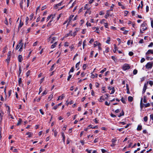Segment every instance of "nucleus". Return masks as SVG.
<instances>
[{
	"mask_svg": "<svg viewBox=\"0 0 153 153\" xmlns=\"http://www.w3.org/2000/svg\"><path fill=\"white\" fill-rule=\"evenodd\" d=\"M88 4H86L84 7V9L85 10H87L88 9H90V7H88Z\"/></svg>",
	"mask_w": 153,
	"mask_h": 153,
	"instance_id": "obj_24",
	"label": "nucleus"
},
{
	"mask_svg": "<svg viewBox=\"0 0 153 153\" xmlns=\"http://www.w3.org/2000/svg\"><path fill=\"white\" fill-rule=\"evenodd\" d=\"M33 15L32 14H31V15L30 16V20H31L33 18Z\"/></svg>",
	"mask_w": 153,
	"mask_h": 153,
	"instance_id": "obj_61",
	"label": "nucleus"
},
{
	"mask_svg": "<svg viewBox=\"0 0 153 153\" xmlns=\"http://www.w3.org/2000/svg\"><path fill=\"white\" fill-rule=\"evenodd\" d=\"M64 97V96H63V94H62L61 96H59L58 97V98L57 100V101H58L59 100H62L63 99Z\"/></svg>",
	"mask_w": 153,
	"mask_h": 153,
	"instance_id": "obj_21",
	"label": "nucleus"
},
{
	"mask_svg": "<svg viewBox=\"0 0 153 153\" xmlns=\"http://www.w3.org/2000/svg\"><path fill=\"white\" fill-rule=\"evenodd\" d=\"M97 76L98 75L97 74H95V75H94L93 74H91V77L92 78H94V77H97Z\"/></svg>",
	"mask_w": 153,
	"mask_h": 153,
	"instance_id": "obj_20",
	"label": "nucleus"
},
{
	"mask_svg": "<svg viewBox=\"0 0 153 153\" xmlns=\"http://www.w3.org/2000/svg\"><path fill=\"white\" fill-rule=\"evenodd\" d=\"M143 119H144V121L145 122H146L147 121V120H148V117L147 116H145V117H144L143 118Z\"/></svg>",
	"mask_w": 153,
	"mask_h": 153,
	"instance_id": "obj_46",
	"label": "nucleus"
},
{
	"mask_svg": "<svg viewBox=\"0 0 153 153\" xmlns=\"http://www.w3.org/2000/svg\"><path fill=\"white\" fill-rule=\"evenodd\" d=\"M149 10V7L148 6H147L146 7V11L148 12Z\"/></svg>",
	"mask_w": 153,
	"mask_h": 153,
	"instance_id": "obj_63",
	"label": "nucleus"
},
{
	"mask_svg": "<svg viewBox=\"0 0 153 153\" xmlns=\"http://www.w3.org/2000/svg\"><path fill=\"white\" fill-rule=\"evenodd\" d=\"M150 54H152L153 55V50L149 49V50L147 51L146 53V55H149Z\"/></svg>",
	"mask_w": 153,
	"mask_h": 153,
	"instance_id": "obj_6",
	"label": "nucleus"
},
{
	"mask_svg": "<svg viewBox=\"0 0 153 153\" xmlns=\"http://www.w3.org/2000/svg\"><path fill=\"white\" fill-rule=\"evenodd\" d=\"M110 41V38L109 37H108L107 40L106 41V42L108 44H109V42Z\"/></svg>",
	"mask_w": 153,
	"mask_h": 153,
	"instance_id": "obj_35",
	"label": "nucleus"
},
{
	"mask_svg": "<svg viewBox=\"0 0 153 153\" xmlns=\"http://www.w3.org/2000/svg\"><path fill=\"white\" fill-rule=\"evenodd\" d=\"M74 71V67H72L71 69L70 70L69 72L68 73L69 74H70V72H73Z\"/></svg>",
	"mask_w": 153,
	"mask_h": 153,
	"instance_id": "obj_38",
	"label": "nucleus"
},
{
	"mask_svg": "<svg viewBox=\"0 0 153 153\" xmlns=\"http://www.w3.org/2000/svg\"><path fill=\"white\" fill-rule=\"evenodd\" d=\"M23 25V23L22 22L21 20H20V23L19 25L18 29H20L21 27L22 26V25Z\"/></svg>",
	"mask_w": 153,
	"mask_h": 153,
	"instance_id": "obj_14",
	"label": "nucleus"
},
{
	"mask_svg": "<svg viewBox=\"0 0 153 153\" xmlns=\"http://www.w3.org/2000/svg\"><path fill=\"white\" fill-rule=\"evenodd\" d=\"M100 44L98 42L96 41L94 42V45L95 47L100 45Z\"/></svg>",
	"mask_w": 153,
	"mask_h": 153,
	"instance_id": "obj_23",
	"label": "nucleus"
},
{
	"mask_svg": "<svg viewBox=\"0 0 153 153\" xmlns=\"http://www.w3.org/2000/svg\"><path fill=\"white\" fill-rule=\"evenodd\" d=\"M4 23L7 25H9L8 21H7V19L6 18H5V21H4Z\"/></svg>",
	"mask_w": 153,
	"mask_h": 153,
	"instance_id": "obj_33",
	"label": "nucleus"
},
{
	"mask_svg": "<svg viewBox=\"0 0 153 153\" xmlns=\"http://www.w3.org/2000/svg\"><path fill=\"white\" fill-rule=\"evenodd\" d=\"M145 59L144 58H142L140 60V62L143 63L145 61Z\"/></svg>",
	"mask_w": 153,
	"mask_h": 153,
	"instance_id": "obj_60",
	"label": "nucleus"
},
{
	"mask_svg": "<svg viewBox=\"0 0 153 153\" xmlns=\"http://www.w3.org/2000/svg\"><path fill=\"white\" fill-rule=\"evenodd\" d=\"M114 6V4H112L111 6L110 7V9L109 10V11H112L113 10V8Z\"/></svg>",
	"mask_w": 153,
	"mask_h": 153,
	"instance_id": "obj_40",
	"label": "nucleus"
},
{
	"mask_svg": "<svg viewBox=\"0 0 153 153\" xmlns=\"http://www.w3.org/2000/svg\"><path fill=\"white\" fill-rule=\"evenodd\" d=\"M105 99L103 97V96H101L100 97V99L99 101L100 102H102Z\"/></svg>",
	"mask_w": 153,
	"mask_h": 153,
	"instance_id": "obj_17",
	"label": "nucleus"
},
{
	"mask_svg": "<svg viewBox=\"0 0 153 153\" xmlns=\"http://www.w3.org/2000/svg\"><path fill=\"white\" fill-rule=\"evenodd\" d=\"M26 134L28 135V137H31L33 135V134L32 133L30 132H27L26 133Z\"/></svg>",
	"mask_w": 153,
	"mask_h": 153,
	"instance_id": "obj_13",
	"label": "nucleus"
},
{
	"mask_svg": "<svg viewBox=\"0 0 153 153\" xmlns=\"http://www.w3.org/2000/svg\"><path fill=\"white\" fill-rule=\"evenodd\" d=\"M124 115V113L123 110L121 112L120 114L118 116L119 117H120L121 116H123Z\"/></svg>",
	"mask_w": 153,
	"mask_h": 153,
	"instance_id": "obj_32",
	"label": "nucleus"
},
{
	"mask_svg": "<svg viewBox=\"0 0 153 153\" xmlns=\"http://www.w3.org/2000/svg\"><path fill=\"white\" fill-rule=\"evenodd\" d=\"M52 20H50L49 22L48 23L47 25V27H50L51 26V22H52Z\"/></svg>",
	"mask_w": 153,
	"mask_h": 153,
	"instance_id": "obj_28",
	"label": "nucleus"
},
{
	"mask_svg": "<svg viewBox=\"0 0 153 153\" xmlns=\"http://www.w3.org/2000/svg\"><path fill=\"white\" fill-rule=\"evenodd\" d=\"M105 105H107V106H109L110 105V102L108 103L107 101H106L105 102Z\"/></svg>",
	"mask_w": 153,
	"mask_h": 153,
	"instance_id": "obj_56",
	"label": "nucleus"
},
{
	"mask_svg": "<svg viewBox=\"0 0 153 153\" xmlns=\"http://www.w3.org/2000/svg\"><path fill=\"white\" fill-rule=\"evenodd\" d=\"M18 61L19 62H22L23 59L22 57V55H19L18 56Z\"/></svg>",
	"mask_w": 153,
	"mask_h": 153,
	"instance_id": "obj_12",
	"label": "nucleus"
},
{
	"mask_svg": "<svg viewBox=\"0 0 153 153\" xmlns=\"http://www.w3.org/2000/svg\"><path fill=\"white\" fill-rule=\"evenodd\" d=\"M30 71H28L26 73V75L27 77H28L29 75L30 74Z\"/></svg>",
	"mask_w": 153,
	"mask_h": 153,
	"instance_id": "obj_54",
	"label": "nucleus"
},
{
	"mask_svg": "<svg viewBox=\"0 0 153 153\" xmlns=\"http://www.w3.org/2000/svg\"><path fill=\"white\" fill-rule=\"evenodd\" d=\"M149 83V84L151 86H152L153 85V82L152 81H150L149 82H147V83L146 84L147 85L148 84V83Z\"/></svg>",
	"mask_w": 153,
	"mask_h": 153,
	"instance_id": "obj_34",
	"label": "nucleus"
},
{
	"mask_svg": "<svg viewBox=\"0 0 153 153\" xmlns=\"http://www.w3.org/2000/svg\"><path fill=\"white\" fill-rule=\"evenodd\" d=\"M52 34L51 35L48 39V42H50L51 44L52 43L56 40V37H52Z\"/></svg>",
	"mask_w": 153,
	"mask_h": 153,
	"instance_id": "obj_2",
	"label": "nucleus"
},
{
	"mask_svg": "<svg viewBox=\"0 0 153 153\" xmlns=\"http://www.w3.org/2000/svg\"><path fill=\"white\" fill-rule=\"evenodd\" d=\"M6 48H7L6 47L4 48L3 51H2V53H5Z\"/></svg>",
	"mask_w": 153,
	"mask_h": 153,
	"instance_id": "obj_51",
	"label": "nucleus"
},
{
	"mask_svg": "<svg viewBox=\"0 0 153 153\" xmlns=\"http://www.w3.org/2000/svg\"><path fill=\"white\" fill-rule=\"evenodd\" d=\"M143 102L144 103L147 102V100H146V97L145 96L143 97Z\"/></svg>",
	"mask_w": 153,
	"mask_h": 153,
	"instance_id": "obj_47",
	"label": "nucleus"
},
{
	"mask_svg": "<svg viewBox=\"0 0 153 153\" xmlns=\"http://www.w3.org/2000/svg\"><path fill=\"white\" fill-rule=\"evenodd\" d=\"M22 79L21 78H20L18 80V82L20 86H21L22 85Z\"/></svg>",
	"mask_w": 153,
	"mask_h": 153,
	"instance_id": "obj_18",
	"label": "nucleus"
},
{
	"mask_svg": "<svg viewBox=\"0 0 153 153\" xmlns=\"http://www.w3.org/2000/svg\"><path fill=\"white\" fill-rule=\"evenodd\" d=\"M130 67L129 65L127 64H125L123 67V70L124 71H126L127 70L129 69Z\"/></svg>",
	"mask_w": 153,
	"mask_h": 153,
	"instance_id": "obj_4",
	"label": "nucleus"
},
{
	"mask_svg": "<svg viewBox=\"0 0 153 153\" xmlns=\"http://www.w3.org/2000/svg\"><path fill=\"white\" fill-rule=\"evenodd\" d=\"M53 131L54 132V136L55 137H56L57 135V132L56 131V130H54L53 129Z\"/></svg>",
	"mask_w": 153,
	"mask_h": 153,
	"instance_id": "obj_31",
	"label": "nucleus"
},
{
	"mask_svg": "<svg viewBox=\"0 0 153 153\" xmlns=\"http://www.w3.org/2000/svg\"><path fill=\"white\" fill-rule=\"evenodd\" d=\"M74 15H71L70 16L69 18V22H70L71 21L72 19L74 17Z\"/></svg>",
	"mask_w": 153,
	"mask_h": 153,
	"instance_id": "obj_26",
	"label": "nucleus"
},
{
	"mask_svg": "<svg viewBox=\"0 0 153 153\" xmlns=\"http://www.w3.org/2000/svg\"><path fill=\"white\" fill-rule=\"evenodd\" d=\"M86 43V41L85 40L83 42V48H84V47L85 46L86 44L85 43Z\"/></svg>",
	"mask_w": 153,
	"mask_h": 153,
	"instance_id": "obj_49",
	"label": "nucleus"
},
{
	"mask_svg": "<svg viewBox=\"0 0 153 153\" xmlns=\"http://www.w3.org/2000/svg\"><path fill=\"white\" fill-rule=\"evenodd\" d=\"M137 72V71L136 69H134V70L133 71V74H134L135 75L136 74Z\"/></svg>",
	"mask_w": 153,
	"mask_h": 153,
	"instance_id": "obj_44",
	"label": "nucleus"
},
{
	"mask_svg": "<svg viewBox=\"0 0 153 153\" xmlns=\"http://www.w3.org/2000/svg\"><path fill=\"white\" fill-rule=\"evenodd\" d=\"M62 2L57 4L55 5V6L53 8L54 9H57L58 8V6H60L61 5Z\"/></svg>",
	"mask_w": 153,
	"mask_h": 153,
	"instance_id": "obj_9",
	"label": "nucleus"
},
{
	"mask_svg": "<svg viewBox=\"0 0 153 153\" xmlns=\"http://www.w3.org/2000/svg\"><path fill=\"white\" fill-rule=\"evenodd\" d=\"M72 31L71 30L69 32L66 34L65 36V37H67L68 36H72Z\"/></svg>",
	"mask_w": 153,
	"mask_h": 153,
	"instance_id": "obj_8",
	"label": "nucleus"
},
{
	"mask_svg": "<svg viewBox=\"0 0 153 153\" xmlns=\"http://www.w3.org/2000/svg\"><path fill=\"white\" fill-rule=\"evenodd\" d=\"M90 9H87V10L86 11L85 13V16L86 14L88 13L89 14H90L91 13V12L90 10Z\"/></svg>",
	"mask_w": 153,
	"mask_h": 153,
	"instance_id": "obj_11",
	"label": "nucleus"
},
{
	"mask_svg": "<svg viewBox=\"0 0 153 153\" xmlns=\"http://www.w3.org/2000/svg\"><path fill=\"white\" fill-rule=\"evenodd\" d=\"M128 100L129 102H131L133 101V98L131 96H129L128 97Z\"/></svg>",
	"mask_w": 153,
	"mask_h": 153,
	"instance_id": "obj_22",
	"label": "nucleus"
},
{
	"mask_svg": "<svg viewBox=\"0 0 153 153\" xmlns=\"http://www.w3.org/2000/svg\"><path fill=\"white\" fill-rule=\"evenodd\" d=\"M153 65V62H149L145 65L146 68L147 69H151L152 68Z\"/></svg>",
	"mask_w": 153,
	"mask_h": 153,
	"instance_id": "obj_3",
	"label": "nucleus"
},
{
	"mask_svg": "<svg viewBox=\"0 0 153 153\" xmlns=\"http://www.w3.org/2000/svg\"><path fill=\"white\" fill-rule=\"evenodd\" d=\"M110 15L109 13V10H107L106 11V13L105 16V17L106 19H107L108 17Z\"/></svg>",
	"mask_w": 153,
	"mask_h": 153,
	"instance_id": "obj_10",
	"label": "nucleus"
},
{
	"mask_svg": "<svg viewBox=\"0 0 153 153\" xmlns=\"http://www.w3.org/2000/svg\"><path fill=\"white\" fill-rule=\"evenodd\" d=\"M10 56H8L6 60L7 61L8 63H9L10 62Z\"/></svg>",
	"mask_w": 153,
	"mask_h": 153,
	"instance_id": "obj_42",
	"label": "nucleus"
},
{
	"mask_svg": "<svg viewBox=\"0 0 153 153\" xmlns=\"http://www.w3.org/2000/svg\"><path fill=\"white\" fill-rule=\"evenodd\" d=\"M54 65H53L51 67V68L50 69V71H52L54 69Z\"/></svg>",
	"mask_w": 153,
	"mask_h": 153,
	"instance_id": "obj_58",
	"label": "nucleus"
},
{
	"mask_svg": "<svg viewBox=\"0 0 153 153\" xmlns=\"http://www.w3.org/2000/svg\"><path fill=\"white\" fill-rule=\"evenodd\" d=\"M19 47H23L24 45L23 43H21V42H19Z\"/></svg>",
	"mask_w": 153,
	"mask_h": 153,
	"instance_id": "obj_53",
	"label": "nucleus"
},
{
	"mask_svg": "<svg viewBox=\"0 0 153 153\" xmlns=\"http://www.w3.org/2000/svg\"><path fill=\"white\" fill-rule=\"evenodd\" d=\"M149 55H146V60H152V59H153V58H150V57H149Z\"/></svg>",
	"mask_w": 153,
	"mask_h": 153,
	"instance_id": "obj_15",
	"label": "nucleus"
},
{
	"mask_svg": "<svg viewBox=\"0 0 153 153\" xmlns=\"http://www.w3.org/2000/svg\"><path fill=\"white\" fill-rule=\"evenodd\" d=\"M104 26L105 28H108V25L107 23H104Z\"/></svg>",
	"mask_w": 153,
	"mask_h": 153,
	"instance_id": "obj_43",
	"label": "nucleus"
},
{
	"mask_svg": "<svg viewBox=\"0 0 153 153\" xmlns=\"http://www.w3.org/2000/svg\"><path fill=\"white\" fill-rule=\"evenodd\" d=\"M71 77H72V75H71L69 74V76L68 77V78L67 79V80L68 81L70 79Z\"/></svg>",
	"mask_w": 153,
	"mask_h": 153,
	"instance_id": "obj_57",
	"label": "nucleus"
},
{
	"mask_svg": "<svg viewBox=\"0 0 153 153\" xmlns=\"http://www.w3.org/2000/svg\"><path fill=\"white\" fill-rule=\"evenodd\" d=\"M4 114V112L2 111H1L0 112V124H1L2 120V117Z\"/></svg>",
	"mask_w": 153,
	"mask_h": 153,
	"instance_id": "obj_5",
	"label": "nucleus"
},
{
	"mask_svg": "<svg viewBox=\"0 0 153 153\" xmlns=\"http://www.w3.org/2000/svg\"><path fill=\"white\" fill-rule=\"evenodd\" d=\"M144 106L145 108H146L148 107H149L150 105V103H148L146 104H144Z\"/></svg>",
	"mask_w": 153,
	"mask_h": 153,
	"instance_id": "obj_36",
	"label": "nucleus"
},
{
	"mask_svg": "<svg viewBox=\"0 0 153 153\" xmlns=\"http://www.w3.org/2000/svg\"><path fill=\"white\" fill-rule=\"evenodd\" d=\"M86 26H87L88 27V26H91V24L89 23V22H87L86 24Z\"/></svg>",
	"mask_w": 153,
	"mask_h": 153,
	"instance_id": "obj_55",
	"label": "nucleus"
},
{
	"mask_svg": "<svg viewBox=\"0 0 153 153\" xmlns=\"http://www.w3.org/2000/svg\"><path fill=\"white\" fill-rule=\"evenodd\" d=\"M62 136V140L64 143H65V135L63 132L61 133Z\"/></svg>",
	"mask_w": 153,
	"mask_h": 153,
	"instance_id": "obj_16",
	"label": "nucleus"
},
{
	"mask_svg": "<svg viewBox=\"0 0 153 153\" xmlns=\"http://www.w3.org/2000/svg\"><path fill=\"white\" fill-rule=\"evenodd\" d=\"M80 62H78L76 64V66H76V68H78V69L79 68V65Z\"/></svg>",
	"mask_w": 153,
	"mask_h": 153,
	"instance_id": "obj_41",
	"label": "nucleus"
},
{
	"mask_svg": "<svg viewBox=\"0 0 153 153\" xmlns=\"http://www.w3.org/2000/svg\"><path fill=\"white\" fill-rule=\"evenodd\" d=\"M52 16H53V15H50L49 16H48L47 17V22L49 20V19H50V18H51V17Z\"/></svg>",
	"mask_w": 153,
	"mask_h": 153,
	"instance_id": "obj_45",
	"label": "nucleus"
},
{
	"mask_svg": "<svg viewBox=\"0 0 153 153\" xmlns=\"http://www.w3.org/2000/svg\"><path fill=\"white\" fill-rule=\"evenodd\" d=\"M121 100L123 103L125 104L126 103V102L125 100V99H124L123 97L121 98Z\"/></svg>",
	"mask_w": 153,
	"mask_h": 153,
	"instance_id": "obj_39",
	"label": "nucleus"
},
{
	"mask_svg": "<svg viewBox=\"0 0 153 153\" xmlns=\"http://www.w3.org/2000/svg\"><path fill=\"white\" fill-rule=\"evenodd\" d=\"M106 70V68H104L103 70H102L100 73H104Z\"/></svg>",
	"mask_w": 153,
	"mask_h": 153,
	"instance_id": "obj_50",
	"label": "nucleus"
},
{
	"mask_svg": "<svg viewBox=\"0 0 153 153\" xmlns=\"http://www.w3.org/2000/svg\"><path fill=\"white\" fill-rule=\"evenodd\" d=\"M117 40L119 42L118 45H120V44L121 42V41L120 39L119 38H117Z\"/></svg>",
	"mask_w": 153,
	"mask_h": 153,
	"instance_id": "obj_48",
	"label": "nucleus"
},
{
	"mask_svg": "<svg viewBox=\"0 0 153 153\" xmlns=\"http://www.w3.org/2000/svg\"><path fill=\"white\" fill-rule=\"evenodd\" d=\"M111 92L110 93L111 94H112L114 93L115 91V88L114 87H113L111 88Z\"/></svg>",
	"mask_w": 153,
	"mask_h": 153,
	"instance_id": "obj_29",
	"label": "nucleus"
},
{
	"mask_svg": "<svg viewBox=\"0 0 153 153\" xmlns=\"http://www.w3.org/2000/svg\"><path fill=\"white\" fill-rule=\"evenodd\" d=\"M142 126L141 125H139L137 127V130L138 131H140L142 129Z\"/></svg>",
	"mask_w": 153,
	"mask_h": 153,
	"instance_id": "obj_25",
	"label": "nucleus"
},
{
	"mask_svg": "<svg viewBox=\"0 0 153 153\" xmlns=\"http://www.w3.org/2000/svg\"><path fill=\"white\" fill-rule=\"evenodd\" d=\"M133 53L131 51L129 52L128 53L129 55L130 56H132L133 55Z\"/></svg>",
	"mask_w": 153,
	"mask_h": 153,
	"instance_id": "obj_52",
	"label": "nucleus"
},
{
	"mask_svg": "<svg viewBox=\"0 0 153 153\" xmlns=\"http://www.w3.org/2000/svg\"><path fill=\"white\" fill-rule=\"evenodd\" d=\"M143 39H141L140 40L139 43L140 44L143 43Z\"/></svg>",
	"mask_w": 153,
	"mask_h": 153,
	"instance_id": "obj_62",
	"label": "nucleus"
},
{
	"mask_svg": "<svg viewBox=\"0 0 153 153\" xmlns=\"http://www.w3.org/2000/svg\"><path fill=\"white\" fill-rule=\"evenodd\" d=\"M153 45V43L152 42H151L150 44L148 45V47H152Z\"/></svg>",
	"mask_w": 153,
	"mask_h": 153,
	"instance_id": "obj_59",
	"label": "nucleus"
},
{
	"mask_svg": "<svg viewBox=\"0 0 153 153\" xmlns=\"http://www.w3.org/2000/svg\"><path fill=\"white\" fill-rule=\"evenodd\" d=\"M84 22V21L83 20H81L80 22V24L82 25Z\"/></svg>",
	"mask_w": 153,
	"mask_h": 153,
	"instance_id": "obj_64",
	"label": "nucleus"
},
{
	"mask_svg": "<svg viewBox=\"0 0 153 153\" xmlns=\"http://www.w3.org/2000/svg\"><path fill=\"white\" fill-rule=\"evenodd\" d=\"M147 84H146V83H145L144 84V85L143 88V90L142 91V94H143L145 93V92L146 90L147 89Z\"/></svg>",
	"mask_w": 153,
	"mask_h": 153,
	"instance_id": "obj_7",
	"label": "nucleus"
},
{
	"mask_svg": "<svg viewBox=\"0 0 153 153\" xmlns=\"http://www.w3.org/2000/svg\"><path fill=\"white\" fill-rule=\"evenodd\" d=\"M147 24L144 22L140 26V29L142 30L143 31H145L147 29Z\"/></svg>",
	"mask_w": 153,
	"mask_h": 153,
	"instance_id": "obj_1",
	"label": "nucleus"
},
{
	"mask_svg": "<svg viewBox=\"0 0 153 153\" xmlns=\"http://www.w3.org/2000/svg\"><path fill=\"white\" fill-rule=\"evenodd\" d=\"M114 50H113V52L114 53H115L116 52L117 50V47L116 45H114Z\"/></svg>",
	"mask_w": 153,
	"mask_h": 153,
	"instance_id": "obj_30",
	"label": "nucleus"
},
{
	"mask_svg": "<svg viewBox=\"0 0 153 153\" xmlns=\"http://www.w3.org/2000/svg\"><path fill=\"white\" fill-rule=\"evenodd\" d=\"M57 45V42H55L54 44H53L51 45V48H54L56 47V45Z\"/></svg>",
	"mask_w": 153,
	"mask_h": 153,
	"instance_id": "obj_19",
	"label": "nucleus"
},
{
	"mask_svg": "<svg viewBox=\"0 0 153 153\" xmlns=\"http://www.w3.org/2000/svg\"><path fill=\"white\" fill-rule=\"evenodd\" d=\"M22 121V119L21 118H19L18 120V122L17 124V126H19V125H20L21 124V123Z\"/></svg>",
	"mask_w": 153,
	"mask_h": 153,
	"instance_id": "obj_27",
	"label": "nucleus"
},
{
	"mask_svg": "<svg viewBox=\"0 0 153 153\" xmlns=\"http://www.w3.org/2000/svg\"><path fill=\"white\" fill-rule=\"evenodd\" d=\"M53 94H51L48 97V99L50 100L53 98Z\"/></svg>",
	"mask_w": 153,
	"mask_h": 153,
	"instance_id": "obj_37",
	"label": "nucleus"
}]
</instances>
